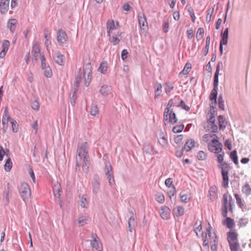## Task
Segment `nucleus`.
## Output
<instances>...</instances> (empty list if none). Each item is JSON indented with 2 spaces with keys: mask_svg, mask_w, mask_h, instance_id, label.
Wrapping results in <instances>:
<instances>
[{
  "mask_svg": "<svg viewBox=\"0 0 251 251\" xmlns=\"http://www.w3.org/2000/svg\"><path fill=\"white\" fill-rule=\"evenodd\" d=\"M89 144L84 142L79 144L76 151V169L82 166L84 172L87 173L90 166V160L89 155Z\"/></svg>",
  "mask_w": 251,
  "mask_h": 251,
  "instance_id": "f257e3e1",
  "label": "nucleus"
},
{
  "mask_svg": "<svg viewBox=\"0 0 251 251\" xmlns=\"http://www.w3.org/2000/svg\"><path fill=\"white\" fill-rule=\"evenodd\" d=\"M234 201L230 195L228 194H225L223 198L222 201V208L221 210L222 215L224 217L226 218L225 220H223L222 224L228 228L232 229V228L234 226V221L231 218L227 217L228 210L232 212L233 211V205Z\"/></svg>",
  "mask_w": 251,
  "mask_h": 251,
  "instance_id": "f03ea898",
  "label": "nucleus"
},
{
  "mask_svg": "<svg viewBox=\"0 0 251 251\" xmlns=\"http://www.w3.org/2000/svg\"><path fill=\"white\" fill-rule=\"evenodd\" d=\"M224 154H220L218 155V161L221 164L220 168L222 169V175L223 177L222 185L224 188H226L228 184V165L223 163Z\"/></svg>",
  "mask_w": 251,
  "mask_h": 251,
  "instance_id": "7ed1b4c3",
  "label": "nucleus"
},
{
  "mask_svg": "<svg viewBox=\"0 0 251 251\" xmlns=\"http://www.w3.org/2000/svg\"><path fill=\"white\" fill-rule=\"evenodd\" d=\"M19 193L24 201L27 200L30 197L31 192L29 186L26 183H21L19 188Z\"/></svg>",
  "mask_w": 251,
  "mask_h": 251,
  "instance_id": "20e7f679",
  "label": "nucleus"
},
{
  "mask_svg": "<svg viewBox=\"0 0 251 251\" xmlns=\"http://www.w3.org/2000/svg\"><path fill=\"white\" fill-rule=\"evenodd\" d=\"M218 138H213L208 145V150L215 153H220L222 150V144L219 142Z\"/></svg>",
  "mask_w": 251,
  "mask_h": 251,
  "instance_id": "39448f33",
  "label": "nucleus"
},
{
  "mask_svg": "<svg viewBox=\"0 0 251 251\" xmlns=\"http://www.w3.org/2000/svg\"><path fill=\"white\" fill-rule=\"evenodd\" d=\"M227 240L231 251H235V230L231 229L227 232Z\"/></svg>",
  "mask_w": 251,
  "mask_h": 251,
  "instance_id": "423d86ee",
  "label": "nucleus"
},
{
  "mask_svg": "<svg viewBox=\"0 0 251 251\" xmlns=\"http://www.w3.org/2000/svg\"><path fill=\"white\" fill-rule=\"evenodd\" d=\"M92 239L90 241L91 247L98 251H101L102 249L101 244L100 242L99 238L96 233H92Z\"/></svg>",
  "mask_w": 251,
  "mask_h": 251,
  "instance_id": "0eeeda50",
  "label": "nucleus"
},
{
  "mask_svg": "<svg viewBox=\"0 0 251 251\" xmlns=\"http://www.w3.org/2000/svg\"><path fill=\"white\" fill-rule=\"evenodd\" d=\"M33 55V60L37 61L39 58H41L42 55H44L43 53H41L40 45L37 42H34L32 49L31 51Z\"/></svg>",
  "mask_w": 251,
  "mask_h": 251,
  "instance_id": "6e6552de",
  "label": "nucleus"
},
{
  "mask_svg": "<svg viewBox=\"0 0 251 251\" xmlns=\"http://www.w3.org/2000/svg\"><path fill=\"white\" fill-rule=\"evenodd\" d=\"M93 193L96 195L100 190V178L97 175H95L91 183Z\"/></svg>",
  "mask_w": 251,
  "mask_h": 251,
  "instance_id": "1a4fd4ad",
  "label": "nucleus"
},
{
  "mask_svg": "<svg viewBox=\"0 0 251 251\" xmlns=\"http://www.w3.org/2000/svg\"><path fill=\"white\" fill-rule=\"evenodd\" d=\"M105 174L107 176L108 180V182L111 186H113L115 184V180L114 178L113 172L111 165L109 164L108 166H106V168L105 170Z\"/></svg>",
  "mask_w": 251,
  "mask_h": 251,
  "instance_id": "9d476101",
  "label": "nucleus"
},
{
  "mask_svg": "<svg viewBox=\"0 0 251 251\" xmlns=\"http://www.w3.org/2000/svg\"><path fill=\"white\" fill-rule=\"evenodd\" d=\"M163 118L164 121L169 120V122L172 124L176 123L177 121L176 115L173 110H169L167 116H165L164 111L163 114Z\"/></svg>",
  "mask_w": 251,
  "mask_h": 251,
  "instance_id": "9b49d317",
  "label": "nucleus"
},
{
  "mask_svg": "<svg viewBox=\"0 0 251 251\" xmlns=\"http://www.w3.org/2000/svg\"><path fill=\"white\" fill-rule=\"evenodd\" d=\"M236 203L243 212L247 211L251 208V206L246 204L244 201L238 194H236Z\"/></svg>",
  "mask_w": 251,
  "mask_h": 251,
  "instance_id": "f8f14e48",
  "label": "nucleus"
},
{
  "mask_svg": "<svg viewBox=\"0 0 251 251\" xmlns=\"http://www.w3.org/2000/svg\"><path fill=\"white\" fill-rule=\"evenodd\" d=\"M112 32H108V36H109V40L113 45L116 46L120 42L121 39V34L118 33L116 34H112Z\"/></svg>",
  "mask_w": 251,
  "mask_h": 251,
  "instance_id": "ddd939ff",
  "label": "nucleus"
},
{
  "mask_svg": "<svg viewBox=\"0 0 251 251\" xmlns=\"http://www.w3.org/2000/svg\"><path fill=\"white\" fill-rule=\"evenodd\" d=\"M159 213L162 219L167 220L170 216L171 210L168 207L163 206L161 208Z\"/></svg>",
  "mask_w": 251,
  "mask_h": 251,
  "instance_id": "4468645a",
  "label": "nucleus"
},
{
  "mask_svg": "<svg viewBox=\"0 0 251 251\" xmlns=\"http://www.w3.org/2000/svg\"><path fill=\"white\" fill-rule=\"evenodd\" d=\"M52 190L54 196L58 198H60L61 196V193H62L60 184L58 182H55L52 187Z\"/></svg>",
  "mask_w": 251,
  "mask_h": 251,
  "instance_id": "2eb2a0df",
  "label": "nucleus"
},
{
  "mask_svg": "<svg viewBox=\"0 0 251 251\" xmlns=\"http://www.w3.org/2000/svg\"><path fill=\"white\" fill-rule=\"evenodd\" d=\"M9 0H1L0 2V11L2 14H5L9 8Z\"/></svg>",
  "mask_w": 251,
  "mask_h": 251,
  "instance_id": "dca6fc26",
  "label": "nucleus"
},
{
  "mask_svg": "<svg viewBox=\"0 0 251 251\" xmlns=\"http://www.w3.org/2000/svg\"><path fill=\"white\" fill-rule=\"evenodd\" d=\"M10 116L8 114L7 112L5 110L4 111V115H3L2 119V129L3 133H5L6 129L7 128V124L9 122Z\"/></svg>",
  "mask_w": 251,
  "mask_h": 251,
  "instance_id": "f3484780",
  "label": "nucleus"
},
{
  "mask_svg": "<svg viewBox=\"0 0 251 251\" xmlns=\"http://www.w3.org/2000/svg\"><path fill=\"white\" fill-rule=\"evenodd\" d=\"M180 198L182 202L187 203L191 199L190 193L186 191H181L180 193Z\"/></svg>",
  "mask_w": 251,
  "mask_h": 251,
  "instance_id": "a211bd4d",
  "label": "nucleus"
},
{
  "mask_svg": "<svg viewBox=\"0 0 251 251\" xmlns=\"http://www.w3.org/2000/svg\"><path fill=\"white\" fill-rule=\"evenodd\" d=\"M119 23L118 22L115 24L113 20H109L107 22V29L109 31L110 30H116L118 29Z\"/></svg>",
  "mask_w": 251,
  "mask_h": 251,
  "instance_id": "6ab92c4d",
  "label": "nucleus"
},
{
  "mask_svg": "<svg viewBox=\"0 0 251 251\" xmlns=\"http://www.w3.org/2000/svg\"><path fill=\"white\" fill-rule=\"evenodd\" d=\"M90 70H83V78L84 79L85 85L86 86H88L90 82Z\"/></svg>",
  "mask_w": 251,
  "mask_h": 251,
  "instance_id": "aec40b11",
  "label": "nucleus"
},
{
  "mask_svg": "<svg viewBox=\"0 0 251 251\" xmlns=\"http://www.w3.org/2000/svg\"><path fill=\"white\" fill-rule=\"evenodd\" d=\"M83 70L82 71L81 69H79V71L78 72V74L75 78V83L76 85V88H75V90L77 91V88L79 86V85L80 82L82 81L83 79Z\"/></svg>",
  "mask_w": 251,
  "mask_h": 251,
  "instance_id": "412c9836",
  "label": "nucleus"
},
{
  "mask_svg": "<svg viewBox=\"0 0 251 251\" xmlns=\"http://www.w3.org/2000/svg\"><path fill=\"white\" fill-rule=\"evenodd\" d=\"M143 150L147 154H152L153 153L154 148L150 143H146L144 144Z\"/></svg>",
  "mask_w": 251,
  "mask_h": 251,
  "instance_id": "4be33fe9",
  "label": "nucleus"
},
{
  "mask_svg": "<svg viewBox=\"0 0 251 251\" xmlns=\"http://www.w3.org/2000/svg\"><path fill=\"white\" fill-rule=\"evenodd\" d=\"M176 98L177 96H176L174 99H171L169 100L167 107L164 109L165 114L166 116H167L168 113L169 111V110H173L172 107H174L175 105L174 100H176Z\"/></svg>",
  "mask_w": 251,
  "mask_h": 251,
  "instance_id": "5701e85b",
  "label": "nucleus"
},
{
  "mask_svg": "<svg viewBox=\"0 0 251 251\" xmlns=\"http://www.w3.org/2000/svg\"><path fill=\"white\" fill-rule=\"evenodd\" d=\"M158 143L162 148H166L167 146L168 141L167 139L165 138L163 132H161L160 134V138L158 139Z\"/></svg>",
  "mask_w": 251,
  "mask_h": 251,
  "instance_id": "b1692460",
  "label": "nucleus"
},
{
  "mask_svg": "<svg viewBox=\"0 0 251 251\" xmlns=\"http://www.w3.org/2000/svg\"><path fill=\"white\" fill-rule=\"evenodd\" d=\"M111 91V88L108 85H103L101 86L100 90V92L103 96H107L110 93Z\"/></svg>",
  "mask_w": 251,
  "mask_h": 251,
  "instance_id": "393cba45",
  "label": "nucleus"
},
{
  "mask_svg": "<svg viewBox=\"0 0 251 251\" xmlns=\"http://www.w3.org/2000/svg\"><path fill=\"white\" fill-rule=\"evenodd\" d=\"M195 141L193 139L188 140L185 144L184 150L186 151H190L195 146Z\"/></svg>",
  "mask_w": 251,
  "mask_h": 251,
  "instance_id": "a878e982",
  "label": "nucleus"
},
{
  "mask_svg": "<svg viewBox=\"0 0 251 251\" xmlns=\"http://www.w3.org/2000/svg\"><path fill=\"white\" fill-rule=\"evenodd\" d=\"M17 21L16 19H10L7 22V27L10 31H14L16 28Z\"/></svg>",
  "mask_w": 251,
  "mask_h": 251,
  "instance_id": "bb28decb",
  "label": "nucleus"
},
{
  "mask_svg": "<svg viewBox=\"0 0 251 251\" xmlns=\"http://www.w3.org/2000/svg\"><path fill=\"white\" fill-rule=\"evenodd\" d=\"M67 39V35L66 32H58L57 41L60 44L65 43Z\"/></svg>",
  "mask_w": 251,
  "mask_h": 251,
  "instance_id": "cd10ccee",
  "label": "nucleus"
},
{
  "mask_svg": "<svg viewBox=\"0 0 251 251\" xmlns=\"http://www.w3.org/2000/svg\"><path fill=\"white\" fill-rule=\"evenodd\" d=\"M184 213V210L183 207L180 206H177L174 209V215L177 217H179L183 215Z\"/></svg>",
  "mask_w": 251,
  "mask_h": 251,
  "instance_id": "c85d7f7f",
  "label": "nucleus"
},
{
  "mask_svg": "<svg viewBox=\"0 0 251 251\" xmlns=\"http://www.w3.org/2000/svg\"><path fill=\"white\" fill-rule=\"evenodd\" d=\"M138 21L141 28H142L143 30H145L144 27L147 26V22L144 15H143V16H139Z\"/></svg>",
  "mask_w": 251,
  "mask_h": 251,
  "instance_id": "c756f323",
  "label": "nucleus"
},
{
  "mask_svg": "<svg viewBox=\"0 0 251 251\" xmlns=\"http://www.w3.org/2000/svg\"><path fill=\"white\" fill-rule=\"evenodd\" d=\"M218 88H215L213 87V90L211 92V93L210 94V100L211 101L214 100V103H216L217 102V91H218Z\"/></svg>",
  "mask_w": 251,
  "mask_h": 251,
  "instance_id": "7c9ffc66",
  "label": "nucleus"
},
{
  "mask_svg": "<svg viewBox=\"0 0 251 251\" xmlns=\"http://www.w3.org/2000/svg\"><path fill=\"white\" fill-rule=\"evenodd\" d=\"M242 191L243 194L248 196L251 194V188L248 183H246L242 186Z\"/></svg>",
  "mask_w": 251,
  "mask_h": 251,
  "instance_id": "2f4dec72",
  "label": "nucleus"
},
{
  "mask_svg": "<svg viewBox=\"0 0 251 251\" xmlns=\"http://www.w3.org/2000/svg\"><path fill=\"white\" fill-rule=\"evenodd\" d=\"M107 62L106 61H103L100 63V66L98 69V71L101 74H104L107 71Z\"/></svg>",
  "mask_w": 251,
  "mask_h": 251,
  "instance_id": "473e14b6",
  "label": "nucleus"
},
{
  "mask_svg": "<svg viewBox=\"0 0 251 251\" xmlns=\"http://www.w3.org/2000/svg\"><path fill=\"white\" fill-rule=\"evenodd\" d=\"M202 230V226L201 224L200 223L198 224V222H197L195 224V231L198 236H202L203 235V232Z\"/></svg>",
  "mask_w": 251,
  "mask_h": 251,
  "instance_id": "72a5a7b5",
  "label": "nucleus"
},
{
  "mask_svg": "<svg viewBox=\"0 0 251 251\" xmlns=\"http://www.w3.org/2000/svg\"><path fill=\"white\" fill-rule=\"evenodd\" d=\"M186 9L187 10L188 12L189 13V15L191 18L192 22L195 23L196 21V17L195 15L194 9L191 5H187L186 6Z\"/></svg>",
  "mask_w": 251,
  "mask_h": 251,
  "instance_id": "f704fd0d",
  "label": "nucleus"
},
{
  "mask_svg": "<svg viewBox=\"0 0 251 251\" xmlns=\"http://www.w3.org/2000/svg\"><path fill=\"white\" fill-rule=\"evenodd\" d=\"M13 163L11 161V159L10 157H8L6 160V162L4 164V170L6 172H9L12 167Z\"/></svg>",
  "mask_w": 251,
  "mask_h": 251,
  "instance_id": "c9c22d12",
  "label": "nucleus"
},
{
  "mask_svg": "<svg viewBox=\"0 0 251 251\" xmlns=\"http://www.w3.org/2000/svg\"><path fill=\"white\" fill-rule=\"evenodd\" d=\"M211 229H212V227H211L210 225L209 224L208 227H207V232L208 236L209 237L210 241L217 239L216 234L214 232L212 233L211 232Z\"/></svg>",
  "mask_w": 251,
  "mask_h": 251,
  "instance_id": "e433bc0d",
  "label": "nucleus"
},
{
  "mask_svg": "<svg viewBox=\"0 0 251 251\" xmlns=\"http://www.w3.org/2000/svg\"><path fill=\"white\" fill-rule=\"evenodd\" d=\"M249 219L247 218H242L240 219L238 222V226L239 227L245 226L248 223Z\"/></svg>",
  "mask_w": 251,
  "mask_h": 251,
  "instance_id": "4c0bfd02",
  "label": "nucleus"
},
{
  "mask_svg": "<svg viewBox=\"0 0 251 251\" xmlns=\"http://www.w3.org/2000/svg\"><path fill=\"white\" fill-rule=\"evenodd\" d=\"M228 32H221L222 39L220 41V44L222 45H226L228 40Z\"/></svg>",
  "mask_w": 251,
  "mask_h": 251,
  "instance_id": "58836bf2",
  "label": "nucleus"
},
{
  "mask_svg": "<svg viewBox=\"0 0 251 251\" xmlns=\"http://www.w3.org/2000/svg\"><path fill=\"white\" fill-rule=\"evenodd\" d=\"M165 92L168 95L170 93L171 91H172L174 89V88L173 84L170 82H166L165 84Z\"/></svg>",
  "mask_w": 251,
  "mask_h": 251,
  "instance_id": "ea45409f",
  "label": "nucleus"
},
{
  "mask_svg": "<svg viewBox=\"0 0 251 251\" xmlns=\"http://www.w3.org/2000/svg\"><path fill=\"white\" fill-rule=\"evenodd\" d=\"M63 55L60 53H57L54 57L55 61L59 65H62L63 62Z\"/></svg>",
  "mask_w": 251,
  "mask_h": 251,
  "instance_id": "a19ab883",
  "label": "nucleus"
},
{
  "mask_svg": "<svg viewBox=\"0 0 251 251\" xmlns=\"http://www.w3.org/2000/svg\"><path fill=\"white\" fill-rule=\"evenodd\" d=\"M9 122L12 126V131L14 132H17L18 127L16 121L10 117Z\"/></svg>",
  "mask_w": 251,
  "mask_h": 251,
  "instance_id": "79ce46f5",
  "label": "nucleus"
},
{
  "mask_svg": "<svg viewBox=\"0 0 251 251\" xmlns=\"http://www.w3.org/2000/svg\"><path fill=\"white\" fill-rule=\"evenodd\" d=\"M88 219V216L86 215H83L80 216L78 220V223L80 226H83L86 224V221Z\"/></svg>",
  "mask_w": 251,
  "mask_h": 251,
  "instance_id": "37998d69",
  "label": "nucleus"
},
{
  "mask_svg": "<svg viewBox=\"0 0 251 251\" xmlns=\"http://www.w3.org/2000/svg\"><path fill=\"white\" fill-rule=\"evenodd\" d=\"M191 64L190 63L187 62L183 70L180 72V74H183L184 75H187L189 73L191 69Z\"/></svg>",
  "mask_w": 251,
  "mask_h": 251,
  "instance_id": "c03bdc74",
  "label": "nucleus"
},
{
  "mask_svg": "<svg viewBox=\"0 0 251 251\" xmlns=\"http://www.w3.org/2000/svg\"><path fill=\"white\" fill-rule=\"evenodd\" d=\"M219 128L220 129H223L225 128L226 122L225 118L223 116H220L219 117Z\"/></svg>",
  "mask_w": 251,
  "mask_h": 251,
  "instance_id": "a18cd8bd",
  "label": "nucleus"
},
{
  "mask_svg": "<svg viewBox=\"0 0 251 251\" xmlns=\"http://www.w3.org/2000/svg\"><path fill=\"white\" fill-rule=\"evenodd\" d=\"M211 138H218L217 135L215 134H205L203 136V141L207 142L210 140V139Z\"/></svg>",
  "mask_w": 251,
  "mask_h": 251,
  "instance_id": "49530a36",
  "label": "nucleus"
},
{
  "mask_svg": "<svg viewBox=\"0 0 251 251\" xmlns=\"http://www.w3.org/2000/svg\"><path fill=\"white\" fill-rule=\"evenodd\" d=\"M80 205L81 207L82 208L87 207V206L88 205V201L85 195H83L81 197Z\"/></svg>",
  "mask_w": 251,
  "mask_h": 251,
  "instance_id": "de8ad7c7",
  "label": "nucleus"
},
{
  "mask_svg": "<svg viewBox=\"0 0 251 251\" xmlns=\"http://www.w3.org/2000/svg\"><path fill=\"white\" fill-rule=\"evenodd\" d=\"M184 127V126L182 124L177 125L173 127V131L174 133H180L183 130Z\"/></svg>",
  "mask_w": 251,
  "mask_h": 251,
  "instance_id": "09e8293b",
  "label": "nucleus"
},
{
  "mask_svg": "<svg viewBox=\"0 0 251 251\" xmlns=\"http://www.w3.org/2000/svg\"><path fill=\"white\" fill-rule=\"evenodd\" d=\"M99 110L96 105L93 104L91 107L90 114L93 116H95L98 113Z\"/></svg>",
  "mask_w": 251,
  "mask_h": 251,
  "instance_id": "8fccbe9b",
  "label": "nucleus"
},
{
  "mask_svg": "<svg viewBox=\"0 0 251 251\" xmlns=\"http://www.w3.org/2000/svg\"><path fill=\"white\" fill-rule=\"evenodd\" d=\"M211 244V250L212 251H217V246L218 244L217 239L211 240L210 241Z\"/></svg>",
  "mask_w": 251,
  "mask_h": 251,
  "instance_id": "3c124183",
  "label": "nucleus"
},
{
  "mask_svg": "<svg viewBox=\"0 0 251 251\" xmlns=\"http://www.w3.org/2000/svg\"><path fill=\"white\" fill-rule=\"evenodd\" d=\"M218 105H219V107L222 109V110H224V107H225V105H224V101L223 99V97L221 95H220L219 96V98H218Z\"/></svg>",
  "mask_w": 251,
  "mask_h": 251,
  "instance_id": "603ef678",
  "label": "nucleus"
},
{
  "mask_svg": "<svg viewBox=\"0 0 251 251\" xmlns=\"http://www.w3.org/2000/svg\"><path fill=\"white\" fill-rule=\"evenodd\" d=\"M44 70V75L47 77H50L52 75V71L50 67L43 69Z\"/></svg>",
  "mask_w": 251,
  "mask_h": 251,
  "instance_id": "864d4df0",
  "label": "nucleus"
},
{
  "mask_svg": "<svg viewBox=\"0 0 251 251\" xmlns=\"http://www.w3.org/2000/svg\"><path fill=\"white\" fill-rule=\"evenodd\" d=\"M9 45H10V43H9V41L7 40H3L2 42V50L7 51V50L9 49Z\"/></svg>",
  "mask_w": 251,
  "mask_h": 251,
  "instance_id": "5fc2aeb1",
  "label": "nucleus"
},
{
  "mask_svg": "<svg viewBox=\"0 0 251 251\" xmlns=\"http://www.w3.org/2000/svg\"><path fill=\"white\" fill-rule=\"evenodd\" d=\"M168 195L170 199L172 198L176 194V188L174 185H172L170 190L168 192Z\"/></svg>",
  "mask_w": 251,
  "mask_h": 251,
  "instance_id": "6e6d98bb",
  "label": "nucleus"
},
{
  "mask_svg": "<svg viewBox=\"0 0 251 251\" xmlns=\"http://www.w3.org/2000/svg\"><path fill=\"white\" fill-rule=\"evenodd\" d=\"M177 107H180L182 109H185L187 111H189L190 109V107L186 105L183 100H181L179 104L177 105Z\"/></svg>",
  "mask_w": 251,
  "mask_h": 251,
  "instance_id": "4d7b16f0",
  "label": "nucleus"
},
{
  "mask_svg": "<svg viewBox=\"0 0 251 251\" xmlns=\"http://www.w3.org/2000/svg\"><path fill=\"white\" fill-rule=\"evenodd\" d=\"M155 199L157 201H158L159 203H162L164 202L165 197L163 194H158V195H156Z\"/></svg>",
  "mask_w": 251,
  "mask_h": 251,
  "instance_id": "13d9d810",
  "label": "nucleus"
},
{
  "mask_svg": "<svg viewBox=\"0 0 251 251\" xmlns=\"http://www.w3.org/2000/svg\"><path fill=\"white\" fill-rule=\"evenodd\" d=\"M7 152H9V150L6 149L4 150L3 147L0 146V161H2L3 158V155L6 154Z\"/></svg>",
  "mask_w": 251,
  "mask_h": 251,
  "instance_id": "bf43d9fd",
  "label": "nucleus"
},
{
  "mask_svg": "<svg viewBox=\"0 0 251 251\" xmlns=\"http://www.w3.org/2000/svg\"><path fill=\"white\" fill-rule=\"evenodd\" d=\"M197 157L199 160H203L206 158V153L203 151H200L198 152Z\"/></svg>",
  "mask_w": 251,
  "mask_h": 251,
  "instance_id": "052dcab7",
  "label": "nucleus"
},
{
  "mask_svg": "<svg viewBox=\"0 0 251 251\" xmlns=\"http://www.w3.org/2000/svg\"><path fill=\"white\" fill-rule=\"evenodd\" d=\"M76 91H76L75 90H74V91L73 92L72 96L71 97V99H70V102L72 106H75V100H76L75 92Z\"/></svg>",
  "mask_w": 251,
  "mask_h": 251,
  "instance_id": "680f3d73",
  "label": "nucleus"
},
{
  "mask_svg": "<svg viewBox=\"0 0 251 251\" xmlns=\"http://www.w3.org/2000/svg\"><path fill=\"white\" fill-rule=\"evenodd\" d=\"M219 74L215 73L214 76V83H213V87L218 88V79Z\"/></svg>",
  "mask_w": 251,
  "mask_h": 251,
  "instance_id": "e2e57ef3",
  "label": "nucleus"
},
{
  "mask_svg": "<svg viewBox=\"0 0 251 251\" xmlns=\"http://www.w3.org/2000/svg\"><path fill=\"white\" fill-rule=\"evenodd\" d=\"M213 11H214V8H213V7L212 8H209L207 11V15H206L207 20H208L209 21H210Z\"/></svg>",
  "mask_w": 251,
  "mask_h": 251,
  "instance_id": "0e129e2a",
  "label": "nucleus"
},
{
  "mask_svg": "<svg viewBox=\"0 0 251 251\" xmlns=\"http://www.w3.org/2000/svg\"><path fill=\"white\" fill-rule=\"evenodd\" d=\"M41 67L42 68V69L49 67L46 62V59H45L44 55H42L41 56Z\"/></svg>",
  "mask_w": 251,
  "mask_h": 251,
  "instance_id": "69168bd1",
  "label": "nucleus"
},
{
  "mask_svg": "<svg viewBox=\"0 0 251 251\" xmlns=\"http://www.w3.org/2000/svg\"><path fill=\"white\" fill-rule=\"evenodd\" d=\"M173 179L172 178H168L166 179L165 183L166 186L169 188H171L173 185Z\"/></svg>",
  "mask_w": 251,
  "mask_h": 251,
  "instance_id": "338daca9",
  "label": "nucleus"
},
{
  "mask_svg": "<svg viewBox=\"0 0 251 251\" xmlns=\"http://www.w3.org/2000/svg\"><path fill=\"white\" fill-rule=\"evenodd\" d=\"M31 107L33 109L38 111L39 109V103L37 101H34L32 103Z\"/></svg>",
  "mask_w": 251,
  "mask_h": 251,
  "instance_id": "774afa93",
  "label": "nucleus"
}]
</instances>
